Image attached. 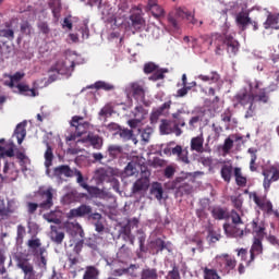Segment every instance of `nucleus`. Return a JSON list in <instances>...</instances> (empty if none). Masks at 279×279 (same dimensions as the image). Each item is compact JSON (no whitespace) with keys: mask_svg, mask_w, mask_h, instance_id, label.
Segmentation results:
<instances>
[{"mask_svg":"<svg viewBox=\"0 0 279 279\" xmlns=\"http://www.w3.org/2000/svg\"><path fill=\"white\" fill-rule=\"evenodd\" d=\"M39 198L43 201L39 205L37 203H27L28 215H34L38 207L43 210H49L53 206V189L49 187L39 192Z\"/></svg>","mask_w":279,"mask_h":279,"instance_id":"39448f33","label":"nucleus"},{"mask_svg":"<svg viewBox=\"0 0 279 279\" xmlns=\"http://www.w3.org/2000/svg\"><path fill=\"white\" fill-rule=\"evenodd\" d=\"M83 279H99V269L95 266H87Z\"/></svg>","mask_w":279,"mask_h":279,"instance_id":"72a5a7b5","label":"nucleus"},{"mask_svg":"<svg viewBox=\"0 0 279 279\" xmlns=\"http://www.w3.org/2000/svg\"><path fill=\"white\" fill-rule=\"evenodd\" d=\"M161 134H175V136H182V129H180V123L172 120H161L159 126Z\"/></svg>","mask_w":279,"mask_h":279,"instance_id":"f8f14e48","label":"nucleus"},{"mask_svg":"<svg viewBox=\"0 0 279 279\" xmlns=\"http://www.w3.org/2000/svg\"><path fill=\"white\" fill-rule=\"evenodd\" d=\"M107 153L114 160L116 158H119L121 154H123V146L111 144L108 146Z\"/></svg>","mask_w":279,"mask_h":279,"instance_id":"7c9ffc66","label":"nucleus"},{"mask_svg":"<svg viewBox=\"0 0 279 279\" xmlns=\"http://www.w3.org/2000/svg\"><path fill=\"white\" fill-rule=\"evenodd\" d=\"M157 69L158 65L154 62H148L144 64V73H146V75H149V73H154Z\"/></svg>","mask_w":279,"mask_h":279,"instance_id":"680f3d73","label":"nucleus"},{"mask_svg":"<svg viewBox=\"0 0 279 279\" xmlns=\"http://www.w3.org/2000/svg\"><path fill=\"white\" fill-rule=\"evenodd\" d=\"M64 204H73L77 199V194L75 192H70L62 197Z\"/></svg>","mask_w":279,"mask_h":279,"instance_id":"4d7b16f0","label":"nucleus"},{"mask_svg":"<svg viewBox=\"0 0 279 279\" xmlns=\"http://www.w3.org/2000/svg\"><path fill=\"white\" fill-rule=\"evenodd\" d=\"M120 234L122 235L123 241L128 238L132 236V228L131 225H124L120 229Z\"/></svg>","mask_w":279,"mask_h":279,"instance_id":"603ef678","label":"nucleus"},{"mask_svg":"<svg viewBox=\"0 0 279 279\" xmlns=\"http://www.w3.org/2000/svg\"><path fill=\"white\" fill-rule=\"evenodd\" d=\"M134 117L135 119L129 120V125L132 129L137 128L138 123H141V121H143V119L147 117V111L145 110V108H143V106H137L135 107Z\"/></svg>","mask_w":279,"mask_h":279,"instance_id":"412c9836","label":"nucleus"},{"mask_svg":"<svg viewBox=\"0 0 279 279\" xmlns=\"http://www.w3.org/2000/svg\"><path fill=\"white\" fill-rule=\"evenodd\" d=\"M47 149L45 151V167L49 169L53 165V148L46 142Z\"/></svg>","mask_w":279,"mask_h":279,"instance_id":"e433bc0d","label":"nucleus"},{"mask_svg":"<svg viewBox=\"0 0 279 279\" xmlns=\"http://www.w3.org/2000/svg\"><path fill=\"white\" fill-rule=\"evenodd\" d=\"M0 38H5L7 43H12L15 38L12 21L5 22L4 27L0 28Z\"/></svg>","mask_w":279,"mask_h":279,"instance_id":"aec40b11","label":"nucleus"},{"mask_svg":"<svg viewBox=\"0 0 279 279\" xmlns=\"http://www.w3.org/2000/svg\"><path fill=\"white\" fill-rule=\"evenodd\" d=\"M265 29H278V20L274 15H268L266 23H264Z\"/></svg>","mask_w":279,"mask_h":279,"instance_id":"de8ad7c7","label":"nucleus"},{"mask_svg":"<svg viewBox=\"0 0 279 279\" xmlns=\"http://www.w3.org/2000/svg\"><path fill=\"white\" fill-rule=\"evenodd\" d=\"M203 279H221L217 269L205 267L203 269Z\"/></svg>","mask_w":279,"mask_h":279,"instance_id":"79ce46f5","label":"nucleus"},{"mask_svg":"<svg viewBox=\"0 0 279 279\" xmlns=\"http://www.w3.org/2000/svg\"><path fill=\"white\" fill-rule=\"evenodd\" d=\"M155 247H157V252H162L167 250V243L159 238L155 241Z\"/></svg>","mask_w":279,"mask_h":279,"instance_id":"774afa93","label":"nucleus"},{"mask_svg":"<svg viewBox=\"0 0 279 279\" xmlns=\"http://www.w3.org/2000/svg\"><path fill=\"white\" fill-rule=\"evenodd\" d=\"M37 27L39 32H41V34H44L45 36H48V34H50L51 32V28L49 27V24L47 22H39L37 24Z\"/></svg>","mask_w":279,"mask_h":279,"instance_id":"13d9d810","label":"nucleus"},{"mask_svg":"<svg viewBox=\"0 0 279 279\" xmlns=\"http://www.w3.org/2000/svg\"><path fill=\"white\" fill-rule=\"evenodd\" d=\"M265 238H253V242L250 248V259L246 260V267H250L254 260H256V256L263 255L265 252V247L263 246V240Z\"/></svg>","mask_w":279,"mask_h":279,"instance_id":"9b49d317","label":"nucleus"},{"mask_svg":"<svg viewBox=\"0 0 279 279\" xmlns=\"http://www.w3.org/2000/svg\"><path fill=\"white\" fill-rule=\"evenodd\" d=\"M51 241H53V243H57V245L62 244V241H64V232L58 231V228L53 226H51Z\"/></svg>","mask_w":279,"mask_h":279,"instance_id":"4c0bfd02","label":"nucleus"},{"mask_svg":"<svg viewBox=\"0 0 279 279\" xmlns=\"http://www.w3.org/2000/svg\"><path fill=\"white\" fill-rule=\"evenodd\" d=\"M166 279H181L180 268L175 264L172 266V270L168 272Z\"/></svg>","mask_w":279,"mask_h":279,"instance_id":"5fc2aeb1","label":"nucleus"},{"mask_svg":"<svg viewBox=\"0 0 279 279\" xmlns=\"http://www.w3.org/2000/svg\"><path fill=\"white\" fill-rule=\"evenodd\" d=\"M16 88L21 95H26L27 97H36V89L29 88V85L17 84Z\"/></svg>","mask_w":279,"mask_h":279,"instance_id":"ea45409f","label":"nucleus"},{"mask_svg":"<svg viewBox=\"0 0 279 279\" xmlns=\"http://www.w3.org/2000/svg\"><path fill=\"white\" fill-rule=\"evenodd\" d=\"M93 213L90 205L83 204L77 208H73L68 213V219H75V217H86Z\"/></svg>","mask_w":279,"mask_h":279,"instance_id":"f3484780","label":"nucleus"},{"mask_svg":"<svg viewBox=\"0 0 279 279\" xmlns=\"http://www.w3.org/2000/svg\"><path fill=\"white\" fill-rule=\"evenodd\" d=\"M20 31H21V34H23L24 36H32V33L34 32V27L28 21H23L20 24Z\"/></svg>","mask_w":279,"mask_h":279,"instance_id":"a18cd8bd","label":"nucleus"},{"mask_svg":"<svg viewBox=\"0 0 279 279\" xmlns=\"http://www.w3.org/2000/svg\"><path fill=\"white\" fill-rule=\"evenodd\" d=\"M17 268L23 271L24 279H38V275L34 270V265L28 259L20 258L17 260Z\"/></svg>","mask_w":279,"mask_h":279,"instance_id":"4468645a","label":"nucleus"},{"mask_svg":"<svg viewBox=\"0 0 279 279\" xmlns=\"http://www.w3.org/2000/svg\"><path fill=\"white\" fill-rule=\"evenodd\" d=\"M191 151H196V154H204V134L192 137L190 142Z\"/></svg>","mask_w":279,"mask_h":279,"instance_id":"5701e85b","label":"nucleus"},{"mask_svg":"<svg viewBox=\"0 0 279 279\" xmlns=\"http://www.w3.org/2000/svg\"><path fill=\"white\" fill-rule=\"evenodd\" d=\"M232 147H234V141H232L230 137L226 138L222 146V151L225 154H230V149H232Z\"/></svg>","mask_w":279,"mask_h":279,"instance_id":"bf43d9fd","label":"nucleus"},{"mask_svg":"<svg viewBox=\"0 0 279 279\" xmlns=\"http://www.w3.org/2000/svg\"><path fill=\"white\" fill-rule=\"evenodd\" d=\"M185 15L186 11L182 7L175 8L168 14V24L172 27V29H174V32H178L182 27V22L184 21Z\"/></svg>","mask_w":279,"mask_h":279,"instance_id":"0eeeda50","label":"nucleus"},{"mask_svg":"<svg viewBox=\"0 0 279 279\" xmlns=\"http://www.w3.org/2000/svg\"><path fill=\"white\" fill-rule=\"evenodd\" d=\"M82 250H84V239L78 240L74 247H73V254H76L80 256V254H82Z\"/></svg>","mask_w":279,"mask_h":279,"instance_id":"e2e57ef3","label":"nucleus"},{"mask_svg":"<svg viewBox=\"0 0 279 279\" xmlns=\"http://www.w3.org/2000/svg\"><path fill=\"white\" fill-rule=\"evenodd\" d=\"M250 90L247 88H243L238 92L234 97V108L238 106H250L251 104H258V106H265V104H269V89L267 87H260V83H250Z\"/></svg>","mask_w":279,"mask_h":279,"instance_id":"f257e3e1","label":"nucleus"},{"mask_svg":"<svg viewBox=\"0 0 279 279\" xmlns=\"http://www.w3.org/2000/svg\"><path fill=\"white\" fill-rule=\"evenodd\" d=\"M215 45V53L216 56H223V51L226 50L228 53H232V56H236L239 52V41L234 39V36L228 33H215L211 35L210 45Z\"/></svg>","mask_w":279,"mask_h":279,"instance_id":"7ed1b4c3","label":"nucleus"},{"mask_svg":"<svg viewBox=\"0 0 279 279\" xmlns=\"http://www.w3.org/2000/svg\"><path fill=\"white\" fill-rule=\"evenodd\" d=\"M64 228L66 233L73 239H75V236H81V239H84L85 236L84 229L82 228V225H80L78 222L68 221L64 223Z\"/></svg>","mask_w":279,"mask_h":279,"instance_id":"dca6fc26","label":"nucleus"},{"mask_svg":"<svg viewBox=\"0 0 279 279\" xmlns=\"http://www.w3.org/2000/svg\"><path fill=\"white\" fill-rule=\"evenodd\" d=\"M251 197L253 198L254 204L259 207V209L269 202L266 196H258L256 192H253L251 194Z\"/></svg>","mask_w":279,"mask_h":279,"instance_id":"49530a36","label":"nucleus"},{"mask_svg":"<svg viewBox=\"0 0 279 279\" xmlns=\"http://www.w3.org/2000/svg\"><path fill=\"white\" fill-rule=\"evenodd\" d=\"M141 166L136 161H130L124 168V174L130 178L132 175H138V169Z\"/></svg>","mask_w":279,"mask_h":279,"instance_id":"c756f323","label":"nucleus"},{"mask_svg":"<svg viewBox=\"0 0 279 279\" xmlns=\"http://www.w3.org/2000/svg\"><path fill=\"white\" fill-rule=\"evenodd\" d=\"M149 186V180L147 179H138L134 184H133V193H140V191H145Z\"/></svg>","mask_w":279,"mask_h":279,"instance_id":"a19ab883","label":"nucleus"},{"mask_svg":"<svg viewBox=\"0 0 279 279\" xmlns=\"http://www.w3.org/2000/svg\"><path fill=\"white\" fill-rule=\"evenodd\" d=\"M163 194H165V190L162 189V183L154 182L150 186V195H154V197L158 202H162Z\"/></svg>","mask_w":279,"mask_h":279,"instance_id":"a878e982","label":"nucleus"},{"mask_svg":"<svg viewBox=\"0 0 279 279\" xmlns=\"http://www.w3.org/2000/svg\"><path fill=\"white\" fill-rule=\"evenodd\" d=\"M82 121H84V117L82 116L72 117L70 125L72 128H75V133L68 136L66 141H76V138H80V136L86 134V130L88 129V122L82 123Z\"/></svg>","mask_w":279,"mask_h":279,"instance_id":"6e6552de","label":"nucleus"},{"mask_svg":"<svg viewBox=\"0 0 279 279\" xmlns=\"http://www.w3.org/2000/svg\"><path fill=\"white\" fill-rule=\"evenodd\" d=\"M211 217L217 221H223L230 219V213H228L227 208L215 206L211 208Z\"/></svg>","mask_w":279,"mask_h":279,"instance_id":"b1692460","label":"nucleus"},{"mask_svg":"<svg viewBox=\"0 0 279 279\" xmlns=\"http://www.w3.org/2000/svg\"><path fill=\"white\" fill-rule=\"evenodd\" d=\"M251 234L253 239H265L267 235V226L260 218H254L250 223Z\"/></svg>","mask_w":279,"mask_h":279,"instance_id":"9d476101","label":"nucleus"},{"mask_svg":"<svg viewBox=\"0 0 279 279\" xmlns=\"http://www.w3.org/2000/svg\"><path fill=\"white\" fill-rule=\"evenodd\" d=\"M27 121H23L19 123L14 130V136L17 138L19 145L23 144V141H25V137L27 136Z\"/></svg>","mask_w":279,"mask_h":279,"instance_id":"393cba45","label":"nucleus"},{"mask_svg":"<svg viewBox=\"0 0 279 279\" xmlns=\"http://www.w3.org/2000/svg\"><path fill=\"white\" fill-rule=\"evenodd\" d=\"M165 73H169V69H156L151 76H149L150 82H158L165 80Z\"/></svg>","mask_w":279,"mask_h":279,"instance_id":"37998d69","label":"nucleus"},{"mask_svg":"<svg viewBox=\"0 0 279 279\" xmlns=\"http://www.w3.org/2000/svg\"><path fill=\"white\" fill-rule=\"evenodd\" d=\"M256 104L258 102H251V105H248V108L244 114L245 119H252L253 117H256Z\"/></svg>","mask_w":279,"mask_h":279,"instance_id":"864d4df0","label":"nucleus"},{"mask_svg":"<svg viewBox=\"0 0 279 279\" xmlns=\"http://www.w3.org/2000/svg\"><path fill=\"white\" fill-rule=\"evenodd\" d=\"M87 141L94 149H101V147H104V138L99 135H89L87 136Z\"/></svg>","mask_w":279,"mask_h":279,"instance_id":"58836bf2","label":"nucleus"},{"mask_svg":"<svg viewBox=\"0 0 279 279\" xmlns=\"http://www.w3.org/2000/svg\"><path fill=\"white\" fill-rule=\"evenodd\" d=\"M44 219H46V221H48V223H56L57 226H60V223H62L60 218L56 217L54 211H51L49 214H45Z\"/></svg>","mask_w":279,"mask_h":279,"instance_id":"3c124183","label":"nucleus"},{"mask_svg":"<svg viewBox=\"0 0 279 279\" xmlns=\"http://www.w3.org/2000/svg\"><path fill=\"white\" fill-rule=\"evenodd\" d=\"M243 211L241 214L236 213V209H232L229 214V219H231L233 225L226 222L222 228L227 236L233 239H243L245 231L239 229L236 226H243Z\"/></svg>","mask_w":279,"mask_h":279,"instance_id":"20e7f679","label":"nucleus"},{"mask_svg":"<svg viewBox=\"0 0 279 279\" xmlns=\"http://www.w3.org/2000/svg\"><path fill=\"white\" fill-rule=\"evenodd\" d=\"M172 156L178 157V160L184 162V165H191V160L189 159V148H182L181 145H177L171 150Z\"/></svg>","mask_w":279,"mask_h":279,"instance_id":"6ab92c4d","label":"nucleus"},{"mask_svg":"<svg viewBox=\"0 0 279 279\" xmlns=\"http://www.w3.org/2000/svg\"><path fill=\"white\" fill-rule=\"evenodd\" d=\"M89 88H95L96 90H114V85L106 81H97Z\"/></svg>","mask_w":279,"mask_h":279,"instance_id":"c9c22d12","label":"nucleus"},{"mask_svg":"<svg viewBox=\"0 0 279 279\" xmlns=\"http://www.w3.org/2000/svg\"><path fill=\"white\" fill-rule=\"evenodd\" d=\"M48 5L54 19H60V13L62 12V0H49Z\"/></svg>","mask_w":279,"mask_h":279,"instance_id":"bb28decb","label":"nucleus"},{"mask_svg":"<svg viewBox=\"0 0 279 279\" xmlns=\"http://www.w3.org/2000/svg\"><path fill=\"white\" fill-rule=\"evenodd\" d=\"M185 20L190 25H197L198 21L195 19V11L192 13L191 11H185Z\"/></svg>","mask_w":279,"mask_h":279,"instance_id":"052dcab7","label":"nucleus"},{"mask_svg":"<svg viewBox=\"0 0 279 279\" xmlns=\"http://www.w3.org/2000/svg\"><path fill=\"white\" fill-rule=\"evenodd\" d=\"M259 210H263L266 215H271L274 213V204H271V201H268Z\"/></svg>","mask_w":279,"mask_h":279,"instance_id":"338daca9","label":"nucleus"},{"mask_svg":"<svg viewBox=\"0 0 279 279\" xmlns=\"http://www.w3.org/2000/svg\"><path fill=\"white\" fill-rule=\"evenodd\" d=\"M70 263V267H75L80 263V255H76L75 253H71L68 258Z\"/></svg>","mask_w":279,"mask_h":279,"instance_id":"69168bd1","label":"nucleus"},{"mask_svg":"<svg viewBox=\"0 0 279 279\" xmlns=\"http://www.w3.org/2000/svg\"><path fill=\"white\" fill-rule=\"evenodd\" d=\"M130 21H131L132 27H134V29H141V27H143V25H145V20L138 13L131 14Z\"/></svg>","mask_w":279,"mask_h":279,"instance_id":"2f4dec72","label":"nucleus"},{"mask_svg":"<svg viewBox=\"0 0 279 279\" xmlns=\"http://www.w3.org/2000/svg\"><path fill=\"white\" fill-rule=\"evenodd\" d=\"M116 134H119L121 138L130 141V138L133 136V131L130 129H119V132H116Z\"/></svg>","mask_w":279,"mask_h":279,"instance_id":"6e6d98bb","label":"nucleus"},{"mask_svg":"<svg viewBox=\"0 0 279 279\" xmlns=\"http://www.w3.org/2000/svg\"><path fill=\"white\" fill-rule=\"evenodd\" d=\"M216 267L222 276H228L236 268V258L228 253H222L215 257Z\"/></svg>","mask_w":279,"mask_h":279,"instance_id":"423d86ee","label":"nucleus"},{"mask_svg":"<svg viewBox=\"0 0 279 279\" xmlns=\"http://www.w3.org/2000/svg\"><path fill=\"white\" fill-rule=\"evenodd\" d=\"M41 245H43V243H40V239H38V238L31 239L27 242V246L31 250V252H33L34 256H36L37 254H40Z\"/></svg>","mask_w":279,"mask_h":279,"instance_id":"f704fd0d","label":"nucleus"},{"mask_svg":"<svg viewBox=\"0 0 279 279\" xmlns=\"http://www.w3.org/2000/svg\"><path fill=\"white\" fill-rule=\"evenodd\" d=\"M130 88L133 99L145 104V94L147 93V90L145 89V85L141 84L140 82H133L130 84Z\"/></svg>","mask_w":279,"mask_h":279,"instance_id":"2eb2a0df","label":"nucleus"},{"mask_svg":"<svg viewBox=\"0 0 279 279\" xmlns=\"http://www.w3.org/2000/svg\"><path fill=\"white\" fill-rule=\"evenodd\" d=\"M201 82H209L210 84H217L219 80H221V76L216 71H211L209 75L199 74L197 76Z\"/></svg>","mask_w":279,"mask_h":279,"instance_id":"c85d7f7f","label":"nucleus"},{"mask_svg":"<svg viewBox=\"0 0 279 279\" xmlns=\"http://www.w3.org/2000/svg\"><path fill=\"white\" fill-rule=\"evenodd\" d=\"M263 175H264L263 186L265 191H269V189H271V184H274V182H278L279 180V167L270 166L264 169Z\"/></svg>","mask_w":279,"mask_h":279,"instance_id":"1a4fd4ad","label":"nucleus"},{"mask_svg":"<svg viewBox=\"0 0 279 279\" xmlns=\"http://www.w3.org/2000/svg\"><path fill=\"white\" fill-rule=\"evenodd\" d=\"M16 213V203L14 201H8L7 207H0V217H10Z\"/></svg>","mask_w":279,"mask_h":279,"instance_id":"cd10ccee","label":"nucleus"},{"mask_svg":"<svg viewBox=\"0 0 279 279\" xmlns=\"http://www.w3.org/2000/svg\"><path fill=\"white\" fill-rule=\"evenodd\" d=\"M221 121H223V123H230V121H232V111L230 109L225 110L223 113H221Z\"/></svg>","mask_w":279,"mask_h":279,"instance_id":"0e129e2a","label":"nucleus"},{"mask_svg":"<svg viewBox=\"0 0 279 279\" xmlns=\"http://www.w3.org/2000/svg\"><path fill=\"white\" fill-rule=\"evenodd\" d=\"M73 69H75V62L65 58L59 59L51 68V71H56L59 75H68Z\"/></svg>","mask_w":279,"mask_h":279,"instance_id":"ddd939ff","label":"nucleus"},{"mask_svg":"<svg viewBox=\"0 0 279 279\" xmlns=\"http://www.w3.org/2000/svg\"><path fill=\"white\" fill-rule=\"evenodd\" d=\"M47 252L46 247L39 248V254L35 256H39L38 267L40 269H47V257H45V253Z\"/></svg>","mask_w":279,"mask_h":279,"instance_id":"8fccbe9b","label":"nucleus"},{"mask_svg":"<svg viewBox=\"0 0 279 279\" xmlns=\"http://www.w3.org/2000/svg\"><path fill=\"white\" fill-rule=\"evenodd\" d=\"M46 174L51 180H53V178H56L57 180H62V175L64 178H74L75 175L77 184L85 191L90 192V185H88V183H86V181L84 180V174H82V171L76 168L71 169L69 165L58 166L53 168L52 171L51 169H46Z\"/></svg>","mask_w":279,"mask_h":279,"instance_id":"f03ea898","label":"nucleus"},{"mask_svg":"<svg viewBox=\"0 0 279 279\" xmlns=\"http://www.w3.org/2000/svg\"><path fill=\"white\" fill-rule=\"evenodd\" d=\"M146 12H151L154 19L160 21V19H165L167 12L162 5L158 4V2H148L146 5Z\"/></svg>","mask_w":279,"mask_h":279,"instance_id":"a211bd4d","label":"nucleus"},{"mask_svg":"<svg viewBox=\"0 0 279 279\" xmlns=\"http://www.w3.org/2000/svg\"><path fill=\"white\" fill-rule=\"evenodd\" d=\"M234 168H232L231 165H225L222 166L220 170V175L222 180L227 182V184H230V181L232 180V171Z\"/></svg>","mask_w":279,"mask_h":279,"instance_id":"473e14b6","label":"nucleus"},{"mask_svg":"<svg viewBox=\"0 0 279 279\" xmlns=\"http://www.w3.org/2000/svg\"><path fill=\"white\" fill-rule=\"evenodd\" d=\"M235 23L241 32H245L247 25L252 23V17L250 16V13L240 12L236 14Z\"/></svg>","mask_w":279,"mask_h":279,"instance_id":"4be33fe9","label":"nucleus"},{"mask_svg":"<svg viewBox=\"0 0 279 279\" xmlns=\"http://www.w3.org/2000/svg\"><path fill=\"white\" fill-rule=\"evenodd\" d=\"M234 178L238 186H245L247 184V179L243 177L241 168H234Z\"/></svg>","mask_w":279,"mask_h":279,"instance_id":"c03bdc74","label":"nucleus"},{"mask_svg":"<svg viewBox=\"0 0 279 279\" xmlns=\"http://www.w3.org/2000/svg\"><path fill=\"white\" fill-rule=\"evenodd\" d=\"M231 203L235 210L243 213V197L241 195L231 196Z\"/></svg>","mask_w":279,"mask_h":279,"instance_id":"09e8293b","label":"nucleus"}]
</instances>
